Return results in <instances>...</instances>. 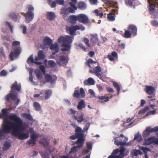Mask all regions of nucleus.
I'll list each match as a JSON object with an SVG mask.
<instances>
[{"mask_svg": "<svg viewBox=\"0 0 158 158\" xmlns=\"http://www.w3.org/2000/svg\"><path fill=\"white\" fill-rule=\"evenodd\" d=\"M157 131H158V126L155 127L153 128H152L150 127H148L143 132V136L144 138H146L150 135L151 133Z\"/></svg>", "mask_w": 158, "mask_h": 158, "instance_id": "obj_9", "label": "nucleus"}, {"mask_svg": "<svg viewBox=\"0 0 158 158\" xmlns=\"http://www.w3.org/2000/svg\"><path fill=\"white\" fill-rule=\"evenodd\" d=\"M131 34L128 31H125L124 37L126 38H130L131 36Z\"/></svg>", "mask_w": 158, "mask_h": 158, "instance_id": "obj_53", "label": "nucleus"}, {"mask_svg": "<svg viewBox=\"0 0 158 158\" xmlns=\"http://www.w3.org/2000/svg\"><path fill=\"white\" fill-rule=\"evenodd\" d=\"M115 15L112 13H110L108 15L107 18L110 21H113L114 20Z\"/></svg>", "mask_w": 158, "mask_h": 158, "instance_id": "obj_45", "label": "nucleus"}, {"mask_svg": "<svg viewBox=\"0 0 158 158\" xmlns=\"http://www.w3.org/2000/svg\"><path fill=\"white\" fill-rule=\"evenodd\" d=\"M92 38L91 39V41L94 43H96L98 41V38L96 35H92Z\"/></svg>", "mask_w": 158, "mask_h": 158, "instance_id": "obj_44", "label": "nucleus"}, {"mask_svg": "<svg viewBox=\"0 0 158 158\" xmlns=\"http://www.w3.org/2000/svg\"><path fill=\"white\" fill-rule=\"evenodd\" d=\"M11 88L13 91L16 90L19 91L21 90V86L20 85H19L17 84V81H15L12 84Z\"/></svg>", "mask_w": 158, "mask_h": 158, "instance_id": "obj_27", "label": "nucleus"}, {"mask_svg": "<svg viewBox=\"0 0 158 158\" xmlns=\"http://www.w3.org/2000/svg\"><path fill=\"white\" fill-rule=\"evenodd\" d=\"M9 110L6 108L2 109L1 110L2 114L0 113V118L7 116L9 113L8 110Z\"/></svg>", "mask_w": 158, "mask_h": 158, "instance_id": "obj_29", "label": "nucleus"}, {"mask_svg": "<svg viewBox=\"0 0 158 158\" xmlns=\"http://www.w3.org/2000/svg\"><path fill=\"white\" fill-rule=\"evenodd\" d=\"M77 115H74V118L78 123H81L83 121L86 122V121L84 118V114L82 113H77Z\"/></svg>", "mask_w": 158, "mask_h": 158, "instance_id": "obj_19", "label": "nucleus"}, {"mask_svg": "<svg viewBox=\"0 0 158 158\" xmlns=\"http://www.w3.org/2000/svg\"><path fill=\"white\" fill-rule=\"evenodd\" d=\"M78 139L76 142H75V143L79 144L78 145H81V148L82 147L84 143V139L83 136L78 137Z\"/></svg>", "mask_w": 158, "mask_h": 158, "instance_id": "obj_35", "label": "nucleus"}, {"mask_svg": "<svg viewBox=\"0 0 158 158\" xmlns=\"http://www.w3.org/2000/svg\"><path fill=\"white\" fill-rule=\"evenodd\" d=\"M28 11L24 14L26 22L28 23L32 21L34 18V15L33 11L34 10L33 7L30 5L28 6Z\"/></svg>", "mask_w": 158, "mask_h": 158, "instance_id": "obj_6", "label": "nucleus"}, {"mask_svg": "<svg viewBox=\"0 0 158 158\" xmlns=\"http://www.w3.org/2000/svg\"><path fill=\"white\" fill-rule=\"evenodd\" d=\"M11 146L10 143L8 142H6L4 143L3 148V150H6L8 149Z\"/></svg>", "mask_w": 158, "mask_h": 158, "instance_id": "obj_47", "label": "nucleus"}, {"mask_svg": "<svg viewBox=\"0 0 158 158\" xmlns=\"http://www.w3.org/2000/svg\"><path fill=\"white\" fill-rule=\"evenodd\" d=\"M72 2H69V4L72 7H73L75 10H77V8L75 6V4L77 3V0H70Z\"/></svg>", "mask_w": 158, "mask_h": 158, "instance_id": "obj_40", "label": "nucleus"}, {"mask_svg": "<svg viewBox=\"0 0 158 158\" xmlns=\"http://www.w3.org/2000/svg\"><path fill=\"white\" fill-rule=\"evenodd\" d=\"M12 92L11 91V93L7 94L6 97V100L10 102H11L10 100H15L17 97V94Z\"/></svg>", "mask_w": 158, "mask_h": 158, "instance_id": "obj_16", "label": "nucleus"}, {"mask_svg": "<svg viewBox=\"0 0 158 158\" xmlns=\"http://www.w3.org/2000/svg\"><path fill=\"white\" fill-rule=\"evenodd\" d=\"M83 41L85 43V44L89 47H90V45L89 44V40L86 38H84L83 40Z\"/></svg>", "mask_w": 158, "mask_h": 158, "instance_id": "obj_59", "label": "nucleus"}, {"mask_svg": "<svg viewBox=\"0 0 158 158\" xmlns=\"http://www.w3.org/2000/svg\"><path fill=\"white\" fill-rule=\"evenodd\" d=\"M9 118L13 122V128L11 134L15 137H17L19 140H24L29 137V133H23L21 131H24L23 121L16 114L10 115Z\"/></svg>", "mask_w": 158, "mask_h": 158, "instance_id": "obj_1", "label": "nucleus"}, {"mask_svg": "<svg viewBox=\"0 0 158 158\" xmlns=\"http://www.w3.org/2000/svg\"><path fill=\"white\" fill-rule=\"evenodd\" d=\"M90 3L92 5H96L98 2V0H89Z\"/></svg>", "mask_w": 158, "mask_h": 158, "instance_id": "obj_64", "label": "nucleus"}, {"mask_svg": "<svg viewBox=\"0 0 158 158\" xmlns=\"http://www.w3.org/2000/svg\"><path fill=\"white\" fill-rule=\"evenodd\" d=\"M52 42V40L48 37H45L43 41L44 45L46 48H48L50 46Z\"/></svg>", "mask_w": 158, "mask_h": 158, "instance_id": "obj_20", "label": "nucleus"}, {"mask_svg": "<svg viewBox=\"0 0 158 158\" xmlns=\"http://www.w3.org/2000/svg\"><path fill=\"white\" fill-rule=\"evenodd\" d=\"M76 29V31L77 30H81V31L85 30V28L82 25H76L74 26Z\"/></svg>", "mask_w": 158, "mask_h": 158, "instance_id": "obj_49", "label": "nucleus"}, {"mask_svg": "<svg viewBox=\"0 0 158 158\" xmlns=\"http://www.w3.org/2000/svg\"><path fill=\"white\" fill-rule=\"evenodd\" d=\"M107 94H106L105 96H96V98L98 99L99 100H104V101L105 102H107L109 101V99L113 97V95H110L109 96V94H108V96H107Z\"/></svg>", "mask_w": 158, "mask_h": 158, "instance_id": "obj_25", "label": "nucleus"}, {"mask_svg": "<svg viewBox=\"0 0 158 158\" xmlns=\"http://www.w3.org/2000/svg\"><path fill=\"white\" fill-rule=\"evenodd\" d=\"M34 72L37 78L38 79H41L43 75L46 74L45 70H35Z\"/></svg>", "mask_w": 158, "mask_h": 158, "instance_id": "obj_18", "label": "nucleus"}, {"mask_svg": "<svg viewBox=\"0 0 158 158\" xmlns=\"http://www.w3.org/2000/svg\"><path fill=\"white\" fill-rule=\"evenodd\" d=\"M35 60L34 61L32 55L29 57L27 60V62L29 64H33V63H35Z\"/></svg>", "mask_w": 158, "mask_h": 158, "instance_id": "obj_46", "label": "nucleus"}, {"mask_svg": "<svg viewBox=\"0 0 158 158\" xmlns=\"http://www.w3.org/2000/svg\"><path fill=\"white\" fill-rule=\"evenodd\" d=\"M33 70H30L29 71L30 76L29 78L30 81L32 82H33V76L32 74L33 72Z\"/></svg>", "mask_w": 158, "mask_h": 158, "instance_id": "obj_55", "label": "nucleus"}, {"mask_svg": "<svg viewBox=\"0 0 158 158\" xmlns=\"http://www.w3.org/2000/svg\"><path fill=\"white\" fill-rule=\"evenodd\" d=\"M90 126V123H87L85 126L84 127V130L85 131H87L89 129Z\"/></svg>", "mask_w": 158, "mask_h": 158, "instance_id": "obj_60", "label": "nucleus"}, {"mask_svg": "<svg viewBox=\"0 0 158 158\" xmlns=\"http://www.w3.org/2000/svg\"><path fill=\"white\" fill-rule=\"evenodd\" d=\"M85 106V105L84 100H81L78 103L77 107L79 110H81L83 108H84Z\"/></svg>", "mask_w": 158, "mask_h": 158, "instance_id": "obj_31", "label": "nucleus"}, {"mask_svg": "<svg viewBox=\"0 0 158 158\" xmlns=\"http://www.w3.org/2000/svg\"><path fill=\"white\" fill-rule=\"evenodd\" d=\"M129 30L131 32L135 33V35L137 31V28L135 26L131 25L129 27Z\"/></svg>", "mask_w": 158, "mask_h": 158, "instance_id": "obj_38", "label": "nucleus"}, {"mask_svg": "<svg viewBox=\"0 0 158 158\" xmlns=\"http://www.w3.org/2000/svg\"><path fill=\"white\" fill-rule=\"evenodd\" d=\"M44 78L46 81L50 82L51 84H53L57 79V77L56 76L52 75V76L49 74L47 73L44 75Z\"/></svg>", "mask_w": 158, "mask_h": 158, "instance_id": "obj_12", "label": "nucleus"}, {"mask_svg": "<svg viewBox=\"0 0 158 158\" xmlns=\"http://www.w3.org/2000/svg\"><path fill=\"white\" fill-rule=\"evenodd\" d=\"M13 121L5 118L2 124V128L0 129V141L4 139L6 134H9L13 128Z\"/></svg>", "mask_w": 158, "mask_h": 158, "instance_id": "obj_2", "label": "nucleus"}, {"mask_svg": "<svg viewBox=\"0 0 158 158\" xmlns=\"http://www.w3.org/2000/svg\"><path fill=\"white\" fill-rule=\"evenodd\" d=\"M127 141V137L119 138L118 137H117L114 138V143L117 146H123L126 144L127 145L130 146L132 144L131 143L133 142V141L131 142H128L126 144Z\"/></svg>", "mask_w": 158, "mask_h": 158, "instance_id": "obj_7", "label": "nucleus"}, {"mask_svg": "<svg viewBox=\"0 0 158 158\" xmlns=\"http://www.w3.org/2000/svg\"><path fill=\"white\" fill-rule=\"evenodd\" d=\"M77 20V16L75 15L71 16L69 17V21L72 23L74 24Z\"/></svg>", "mask_w": 158, "mask_h": 158, "instance_id": "obj_36", "label": "nucleus"}, {"mask_svg": "<svg viewBox=\"0 0 158 158\" xmlns=\"http://www.w3.org/2000/svg\"><path fill=\"white\" fill-rule=\"evenodd\" d=\"M69 30L70 34L72 35L76 31L74 26L69 27Z\"/></svg>", "mask_w": 158, "mask_h": 158, "instance_id": "obj_51", "label": "nucleus"}, {"mask_svg": "<svg viewBox=\"0 0 158 158\" xmlns=\"http://www.w3.org/2000/svg\"><path fill=\"white\" fill-rule=\"evenodd\" d=\"M20 44V43L19 41H14L13 42L12 47L13 48L15 47H17V46L19 45Z\"/></svg>", "mask_w": 158, "mask_h": 158, "instance_id": "obj_54", "label": "nucleus"}, {"mask_svg": "<svg viewBox=\"0 0 158 158\" xmlns=\"http://www.w3.org/2000/svg\"><path fill=\"white\" fill-rule=\"evenodd\" d=\"M125 149L124 147H121L120 149H117L114 150L110 155L108 158H123L124 156V152Z\"/></svg>", "mask_w": 158, "mask_h": 158, "instance_id": "obj_5", "label": "nucleus"}, {"mask_svg": "<svg viewBox=\"0 0 158 158\" xmlns=\"http://www.w3.org/2000/svg\"><path fill=\"white\" fill-rule=\"evenodd\" d=\"M84 83L85 85H94V81L92 78L90 77L87 80H85Z\"/></svg>", "mask_w": 158, "mask_h": 158, "instance_id": "obj_32", "label": "nucleus"}, {"mask_svg": "<svg viewBox=\"0 0 158 158\" xmlns=\"http://www.w3.org/2000/svg\"><path fill=\"white\" fill-rule=\"evenodd\" d=\"M140 149L143 151L145 154L147 153L148 151H150L149 148L147 147H142Z\"/></svg>", "mask_w": 158, "mask_h": 158, "instance_id": "obj_57", "label": "nucleus"}, {"mask_svg": "<svg viewBox=\"0 0 158 158\" xmlns=\"http://www.w3.org/2000/svg\"><path fill=\"white\" fill-rule=\"evenodd\" d=\"M125 3L126 4L132 6L133 8H135L134 7V0H125Z\"/></svg>", "mask_w": 158, "mask_h": 158, "instance_id": "obj_42", "label": "nucleus"}, {"mask_svg": "<svg viewBox=\"0 0 158 158\" xmlns=\"http://www.w3.org/2000/svg\"><path fill=\"white\" fill-rule=\"evenodd\" d=\"M81 145H78L77 146L73 147L71 148L70 151L69 152V153L71 154L75 153L77 151V149L81 148Z\"/></svg>", "mask_w": 158, "mask_h": 158, "instance_id": "obj_34", "label": "nucleus"}, {"mask_svg": "<svg viewBox=\"0 0 158 158\" xmlns=\"http://www.w3.org/2000/svg\"><path fill=\"white\" fill-rule=\"evenodd\" d=\"M94 13H95L97 15L99 16L100 17H102L103 15V14L102 13H99L98 10V9H96L94 11Z\"/></svg>", "mask_w": 158, "mask_h": 158, "instance_id": "obj_61", "label": "nucleus"}, {"mask_svg": "<svg viewBox=\"0 0 158 158\" xmlns=\"http://www.w3.org/2000/svg\"><path fill=\"white\" fill-rule=\"evenodd\" d=\"M40 154L42 158H49L48 154L46 152H41Z\"/></svg>", "mask_w": 158, "mask_h": 158, "instance_id": "obj_52", "label": "nucleus"}, {"mask_svg": "<svg viewBox=\"0 0 158 158\" xmlns=\"http://www.w3.org/2000/svg\"><path fill=\"white\" fill-rule=\"evenodd\" d=\"M156 113V111L155 110H150L146 114V116H148L151 114L154 115Z\"/></svg>", "mask_w": 158, "mask_h": 158, "instance_id": "obj_56", "label": "nucleus"}, {"mask_svg": "<svg viewBox=\"0 0 158 158\" xmlns=\"http://www.w3.org/2000/svg\"><path fill=\"white\" fill-rule=\"evenodd\" d=\"M23 116L24 118L29 120L31 121L33 119L32 117L30 114L24 113L23 114Z\"/></svg>", "mask_w": 158, "mask_h": 158, "instance_id": "obj_39", "label": "nucleus"}, {"mask_svg": "<svg viewBox=\"0 0 158 158\" xmlns=\"http://www.w3.org/2000/svg\"><path fill=\"white\" fill-rule=\"evenodd\" d=\"M75 134L77 135L78 137L83 136V131L79 127H77L75 129Z\"/></svg>", "mask_w": 158, "mask_h": 158, "instance_id": "obj_30", "label": "nucleus"}, {"mask_svg": "<svg viewBox=\"0 0 158 158\" xmlns=\"http://www.w3.org/2000/svg\"><path fill=\"white\" fill-rule=\"evenodd\" d=\"M33 106L36 111H39L41 110V106L38 102H35L33 104Z\"/></svg>", "mask_w": 158, "mask_h": 158, "instance_id": "obj_37", "label": "nucleus"}, {"mask_svg": "<svg viewBox=\"0 0 158 158\" xmlns=\"http://www.w3.org/2000/svg\"><path fill=\"white\" fill-rule=\"evenodd\" d=\"M73 37L71 36H60L58 39L59 43H62L61 50L62 51H69L70 48V44L72 42Z\"/></svg>", "mask_w": 158, "mask_h": 158, "instance_id": "obj_3", "label": "nucleus"}, {"mask_svg": "<svg viewBox=\"0 0 158 158\" xmlns=\"http://www.w3.org/2000/svg\"><path fill=\"white\" fill-rule=\"evenodd\" d=\"M48 64L51 68L55 67L56 65V63L54 61L52 60L49 61L48 62Z\"/></svg>", "mask_w": 158, "mask_h": 158, "instance_id": "obj_50", "label": "nucleus"}, {"mask_svg": "<svg viewBox=\"0 0 158 158\" xmlns=\"http://www.w3.org/2000/svg\"><path fill=\"white\" fill-rule=\"evenodd\" d=\"M148 2L150 11L154 10L156 8H158V0H148Z\"/></svg>", "mask_w": 158, "mask_h": 158, "instance_id": "obj_14", "label": "nucleus"}, {"mask_svg": "<svg viewBox=\"0 0 158 158\" xmlns=\"http://www.w3.org/2000/svg\"><path fill=\"white\" fill-rule=\"evenodd\" d=\"M101 70H90L89 72L91 73H95L96 76L100 78L102 77V74Z\"/></svg>", "mask_w": 158, "mask_h": 158, "instance_id": "obj_26", "label": "nucleus"}, {"mask_svg": "<svg viewBox=\"0 0 158 158\" xmlns=\"http://www.w3.org/2000/svg\"><path fill=\"white\" fill-rule=\"evenodd\" d=\"M137 140V142H139L142 140V137L140 135L136 134L135 135L133 140Z\"/></svg>", "mask_w": 158, "mask_h": 158, "instance_id": "obj_48", "label": "nucleus"}, {"mask_svg": "<svg viewBox=\"0 0 158 158\" xmlns=\"http://www.w3.org/2000/svg\"><path fill=\"white\" fill-rule=\"evenodd\" d=\"M9 17L12 19H15L17 18L16 15L13 13L10 14L9 15Z\"/></svg>", "mask_w": 158, "mask_h": 158, "instance_id": "obj_62", "label": "nucleus"}, {"mask_svg": "<svg viewBox=\"0 0 158 158\" xmlns=\"http://www.w3.org/2000/svg\"><path fill=\"white\" fill-rule=\"evenodd\" d=\"M152 143L158 145V138L152 137L147 139H145L143 143L144 145H148Z\"/></svg>", "mask_w": 158, "mask_h": 158, "instance_id": "obj_11", "label": "nucleus"}, {"mask_svg": "<svg viewBox=\"0 0 158 158\" xmlns=\"http://www.w3.org/2000/svg\"><path fill=\"white\" fill-rule=\"evenodd\" d=\"M85 96V92L82 88H80V91L77 90H75L73 95V97L76 98H78L80 97L84 98Z\"/></svg>", "mask_w": 158, "mask_h": 158, "instance_id": "obj_13", "label": "nucleus"}, {"mask_svg": "<svg viewBox=\"0 0 158 158\" xmlns=\"http://www.w3.org/2000/svg\"><path fill=\"white\" fill-rule=\"evenodd\" d=\"M143 152L139 149H133L131 150V156L132 158L134 156H137L139 155H142Z\"/></svg>", "mask_w": 158, "mask_h": 158, "instance_id": "obj_22", "label": "nucleus"}, {"mask_svg": "<svg viewBox=\"0 0 158 158\" xmlns=\"http://www.w3.org/2000/svg\"><path fill=\"white\" fill-rule=\"evenodd\" d=\"M146 92L148 94H152L154 93L155 89L152 86L147 85L145 88Z\"/></svg>", "mask_w": 158, "mask_h": 158, "instance_id": "obj_24", "label": "nucleus"}, {"mask_svg": "<svg viewBox=\"0 0 158 158\" xmlns=\"http://www.w3.org/2000/svg\"><path fill=\"white\" fill-rule=\"evenodd\" d=\"M77 20L82 23H88V19L85 15L81 14L77 16Z\"/></svg>", "mask_w": 158, "mask_h": 158, "instance_id": "obj_17", "label": "nucleus"}, {"mask_svg": "<svg viewBox=\"0 0 158 158\" xmlns=\"http://www.w3.org/2000/svg\"><path fill=\"white\" fill-rule=\"evenodd\" d=\"M47 17L50 20H53L56 18V15L53 12H48L47 13Z\"/></svg>", "mask_w": 158, "mask_h": 158, "instance_id": "obj_33", "label": "nucleus"}, {"mask_svg": "<svg viewBox=\"0 0 158 158\" xmlns=\"http://www.w3.org/2000/svg\"><path fill=\"white\" fill-rule=\"evenodd\" d=\"M50 49L55 51L52 53V55H54L56 53H57L59 50V46L57 43H55L52 44L50 46Z\"/></svg>", "mask_w": 158, "mask_h": 158, "instance_id": "obj_23", "label": "nucleus"}, {"mask_svg": "<svg viewBox=\"0 0 158 158\" xmlns=\"http://www.w3.org/2000/svg\"><path fill=\"white\" fill-rule=\"evenodd\" d=\"M13 50L12 51L10 54L9 57L11 60H14V57H17L21 53V49L19 47H16L13 48Z\"/></svg>", "mask_w": 158, "mask_h": 158, "instance_id": "obj_8", "label": "nucleus"}, {"mask_svg": "<svg viewBox=\"0 0 158 158\" xmlns=\"http://www.w3.org/2000/svg\"><path fill=\"white\" fill-rule=\"evenodd\" d=\"M67 10L68 8H62L61 10L60 13L62 14V17L64 19H67Z\"/></svg>", "mask_w": 158, "mask_h": 158, "instance_id": "obj_28", "label": "nucleus"}, {"mask_svg": "<svg viewBox=\"0 0 158 158\" xmlns=\"http://www.w3.org/2000/svg\"><path fill=\"white\" fill-rule=\"evenodd\" d=\"M39 136L37 134H33L31 136V138L30 140L27 142V144L28 145H31V146L34 145L36 143V141L38 139Z\"/></svg>", "mask_w": 158, "mask_h": 158, "instance_id": "obj_15", "label": "nucleus"}, {"mask_svg": "<svg viewBox=\"0 0 158 158\" xmlns=\"http://www.w3.org/2000/svg\"><path fill=\"white\" fill-rule=\"evenodd\" d=\"M68 62V59L66 57L63 56H60L59 60H57V63L60 65H62L64 64H66Z\"/></svg>", "mask_w": 158, "mask_h": 158, "instance_id": "obj_21", "label": "nucleus"}, {"mask_svg": "<svg viewBox=\"0 0 158 158\" xmlns=\"http://www.w3.org/2000/svg\"><path fill=\"white\" fill-rule=\"evenodd\" d=\"M86 7V5L83 2H80L78 3V8L81 10H84Z\"/></svg>", "mask_w": 158, "mask_h": 158, "instance_id": "obj_43", "label": "nucleus"}, {"mask_svg": "<svg viewBox=\"0 0 158 158\" xmlns=\"http://www.w3.org/2000/svg\"><path fill=\"white\" fill-rule=\"evenodd\" d=\"M92 143L90 142L86 143V148L88 150H90L92 149Z\"/></svg>", "mask_w": 158, "mask_h": 158, "instance_id": "obj_58", "label": "nucleus"}, {"mask_svg": "<svg viewBox=\"0 0 158 158\" xmlns=\"http://www.w3.org/2000/svg\"><path fill=\"white\" fill-rule=\"evenodd\" d=\"M7 74V72L4 70H3L0 72V76H5Z\"/></svg>", "mask_w": 158, "mask_h": 158, "instance_id": "obj_63", "label": "nucleus"}, {"mask_svg": "<svg viewBox=\"0 0 158 158\" xmlns=\"http://www.w3.org/2000/svg\"><path fill=\"white\" fill-rule=\"evenodd\" d=\"M42 95L40 96L41 100L44 99L47 100L51 96L52 92L50 89L43 90L41 91Z\"/></svg>", "mask_w": 158, "mask_h": 158, "instance_id": "obj_10", "label": "nucleus"}, {"mask_svg": "<svg viewBox=\"0 0 158 158\" xmlns=\"http://www.w3.org/2000/svg\"><path fill=\"white\" fill-rule=\"evenodd\" d=\"M113 85L114 87L116 89L118 92V94L120 90V88L119 85L115 82H113Z\"/></svg>", "mask_w": 158, "mask_h": 158, "instance_id": "obj_41", "label": "nucleus"}, {"mask_svg": "<svg viewBox=\"0 0 158 158\" xmlns=\"http://www.w3.org/2000/svg\"><path fill=\"white\" fill-rule=\"evenodd\" d=\"M45 58V56L44 54L43 51H39L38 53L37 56L35 58V64L39 66V69H45L47 66V60H44V65H42L41 63L37 61L43 59Z\"/></svg>", "mask_w": 158, "mask_h": 158, "instance_id": "obj_4", "label": "nucleus"}]
</instances>
